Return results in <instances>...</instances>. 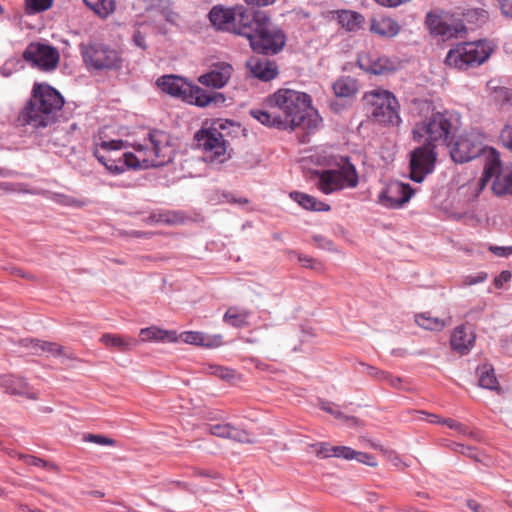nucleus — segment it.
Returning <instances> with one entry per match:
<instances>
[{"label": "nucleus", "instance_id": "58836bf2", "mask_svg": "<svg viewBox=\"0 0 512 512\" xmlns=\"http://www.w3.org/2000/svg\"><path fill=\"white\" fill-rule=\"evenodd\" d=\"M228 438L241 443H253V440L247 431L232 425L230 426Z\"/></svg>", "mask_w": 512, "mask_h": 512}, {"label": "nucleus", "instance_id": "680f3d73", "mask_svg": "<svg viewBox=\"0 0 512 512\" xmlns=\"http://www.w3.org/2000/svg\"><path fill=\"white\" fill-rule=\"evenodd\" d=\"M458 448H460V452L464 455H467L469 457H474V450L473 448L471 447H465L464 445H461V444H457L456 445Z\"/></svg>", "mask_w": 512, "mask_h": 512}, {"label": "nucleus", "instance_id": "09e8293b", "mask_svg": "<svg viewBox=\"0 0 512 512\" xmlns=\"http://www.w3.org/2000/svg\"><path fill=\"white\" fill-rule=\"evenodd\" d=\"M287 254L289 256H297V259L298 261L302 264V266L306 267V268H311V269H314L315 266H314V263H315V260L307 255H302V254H297L295 251L293 250H288L287 251Z\"/></svg>", "mask_w": 512, "mask_h": 512}, {"label": "nucleus", "instance_id": "0e129e2a", "mask_svg": "<svg viewBox=\"0 0 512 512\" xmlns=\"http://www.w3.org/2000/svg\"><path fill=\"white\" fill-rule=\"evenodd\" d=\"M444 418H440L438 415H435V414H429V422L430 423H436V424H442V420Z\"/></svg>", "mask_w": 512, "mask_h": 512}, {"label": "nucleus", "instance_id": "774afa93", "mask_svg": "<svg viewBox=\"0 0 512 512\" xmlns=\"http://www.w3.org/2000/svg\"><path fill=\"white\" fill-rule=\"evenodd\" d=\"M273 238H274V239H276V240H280V239H281V237H280V235H279V234H274V235H273Z\"/></svg>", "mask_w": 512, "mask_h": 512}, {"label": "nucleus", "instance_id": "aec40b11", "mask_svg": "<svg viewBox=\"0 0 512 512\" xmlns=\"http://www.w3.org/2000/svg\"><path fill=\"white\" fill-rule=\"evenodd\" d=\"M233 67L227 62H217L211 66L209 72L198 77V82L206 87L223 88L233 74Z\"/></svg>", "mask_w": 512, "mask_h": 512}, {"label": "nucleus", "instance_id": "f3484780", "mask_svg": "<svg viewBox=\"0 0 512 512\" xmlns=\"http://www.w3.org/2000/svg\"><path fill=\"white\" fill-rule=\"evenodd\" d=\"M23 58L33 67L43 71H51L57 67L60 56L56 48L39 42H32L24 50Z\"/></svg>", "mask_w": 512, "mask_h": 512}, {"label": "nucleus", "instance_id": "c03bdc74", "mask_svg": "<svg viewBox=\"0 0 512 512\" xmlns=\"http://www.w3.org/2000/svg\"><path fill=\"white\" fill-rule=\"evenodd\" d=\"M441 423L443 425H446L450 429H453V430L457 431L459 434H462V435L470 434L469 431H468V428L464 424H462V423H460V422H458V421H456V420H454L452 418H445V419L442 420Z\"/></svg>", "mask_w": 512, "mask_h": 512}, {"label": "nucleus", "instance_id": "37998d69", "mask_svg": "<svg viewBox=\"0 0 512 512\" xmlns=\"http://www.w3.org/2000/svg\"><path fill=\"white\" fill-rule=\"evenodd\" d=\"M230 424H214L209 426V432L210 434L221 437V438H228L229 436V430H230Z\"/></svg>", "mask_w": 512, "mask_h": 512}, {"label": "nucleus", "instance_id": "a878e982", "mask_svg": "<svg viewBox=\"0 0 512 512\" xmlns=\"http://www.w3.org/2000/svg\"><path fill=\"white\" fill-rule=\"evenodd\" d=\"M179 340L187 344L204 347H217L222 343L221 335L211 337L198 331H185L178 335Z\"/></svg>", "mask_w": 512, "mask_h": 512}, {"label": "nucleus", "instance_id": "5701e85b", "mask_svg": "<svg viewBox=\"0 0 512 512\" xmlns=\"http://www.w3.org/2000/svg\"><path fill=\"white\" fill-rule=\"evenodd\" d=\"M138 344L144 342H170L178 341V335L174 330H164L157 326L142 328L139 332Z\"/></svg>", "mask_w": 512, "mask_h": 512}, {"label": "nucleus", "instance_id": "49530a36", "mask_svg": "<svg viewBox=\"0 0 512 512\" xmlns=\"http://www.w3.org/2000/svg\"><path fill=\"white\" fill-rule=\"evenodd\" d=\"M354 459L360 463H363L365 465H368L370 467H376L377 466V460L376 458L368 453L365 452H358L355 451Z\"/></svg>", "mask_w": 512, "mask_h": 512}, {"label": "nucleus", "instance_id": "6ab92c4d", "mask_svg": "<svg viewBox=\"0 0 512 512\" xmlns=\"http://www.w3.org/2000/svg\"><path fill=\"white\" fill-rule=\"evenodd\" d=\"M413 195L409 184L391 182L379 194V203L387 208H400L407 203Z\"/></svg>", "mask_w": 512, "mask_h": 512}, {"label": "nucleus", "instance_id": "de8ad7c7", "mask_svg": "<svg viewBox=\"0 0 512 512\" xmlns=\"http://www.w3.org/2000/svg\"><path fill=\"white\" fill-rule=\"evenodd\" d=\"M502 144L512 151V125H506L500 134Z\"/></svg>", "mask_w": 512, "mask_h": 512}, {"label": "nucleus", "instance_id": "b1692460", "mask_svg": "<svg viewBox=\"0 0 512 512\" xmlns=\"http://www.w3.org/2000/svg\"><path fill=\"white\" fill-rule=\"evenodd\" d=\"M99 340L107 348L119 352H128L138 345L137 339L120 334L104 333Z\"/></svg>", "mask_w": 512, "mask_h": 512}, {"label": "nucleus", "instance_id": "c756f323", "mask_svg": "<svg viewBox=\"0 0 512 512\" xmlns=\"http://www.w3.org/2000/svg\"><path fill=\"white\" fill-rule=\"evenodd\" d=\"M250 311L236 306L229 307L223 316V321L235 328H242L248 325Z\"/></svg>", "mask_w": 512, "mask_h": 512}, {"label": "nucleus", "instance_id": "2eb2a0df", "mask_svg": "<svg viewBox=\"0 0 512 512\" xmlns=\"http://www.w3.org/2000/svg\"><path fill=\"white\" fill-rule=\"evenodd\" d=\"M433 146L423 143L410 153V178L415 182H422L435 168L437 154Z\"/></svg>", "mask_w": 512, "mask_h": 512}, {"label": "nucleus", "instance_id": "dca6fc26", "mask_svg": "<svg viewBox=\"0 0 512 512\" xmlns=\"http://www.w3.org/2000/svg\"><path fill=\"white\" fill-rule=\"evenodd\" d=\"M198 148L206 153L210 160L223 162L226 154V141L223 134L216 128H202L194 135Z\"/></svg>", "mask_w": 512, "mask_h": 512}, {"label": "nucleus", "instance_id": "bb28decb", "mask_svg": "<svg viewBox=\"0 0 512 512\" xmlns=\"http://www.w3.org/2000/svg\"><path fill=\"white\" fill-rule=\"evenodd\" d=\"M400 25L390 17L373 18L371 20L370 31L381 37L392 38L400 32Z\"/></svg>", "mask_w": 512, "mask_h": 512}, {"label": "nucleus", "instance_id": "3c124183", "mask_svg": "<svg viewBox=\"0 0 512 512\" xmlns=\"http://www.w3.org/2000/svg\"><path fill=\"white\" fill-rule=\"evenodd\" d=\"M366 373L379 381H383L388 372L370 365H366Z\"/></svg>", "mask_w": 512, "mask_h": 512}, {"label": "nucleus", "instance_id": "13d9d810", "mask_svg": "<svg viewBox=\"0 0 512 512\" xmlns=\"http://www.w3.org/2000/svg\"><path fill=\"white\" fill-rule=\"evenodd\" d=\"M133 41H134L135 45H137L138 47H140L142 49L146 48L145 35L142 34L140 31H136L134 33Z\"/></svg>", "mask_w": 512, "mask_h": 512}, {"label": "nucleus", "instance_id": "8fccbe9b", "mask_svg": "<svg viewBox=\"0 0 512 512\" xmlns=\"http://www.w3.org/2000/svg\"><path fill=\"white\" fill-rule=\"evenodd\" d=\"M486 279H487V273L480 272V273H478L475 276H473V275L466 276L464 281H463V284L466 285V286H470V285H474V284L483 282Z\"/></svg>", "mask_w": 512, "mask_h": 512}, {"label": "nucleus", "instance_id": "4c0bfd02", "mask_svg": "<svg viewBox=\"0 0 512 512\" xmlns=\"http://www.w3.org/2000/svg\"><path fill=\"white\" fill-rule=\"evenodd\" d=\"M209 373L217 378L226 381H232L236 377V373L234 370L217 365L210 366Z\"/></svg>", "mask_w": 512, "mask_h": 512}, {"label": "nucleus", "instance_id": "c9c22d12", "mask_svg": "<svg viewBox=\"0 0 512 512\" xmlns=\"http://www.w3.org/2000/svg\"><path fill=\"white\" fill-rule=\"evenodd\" d=\"M368 72L379 75L387 71L395 69V63L389 58L382 56L377 58H371L369 66L366 68Z\"/></svg>", "mask_w": 512, "mask_h": 512}, {"label": "nucleus", "instance_id": "338daca9", "mask_svg": "<svg viewBox=\"0 0 512 512\" xmlns=\"http://www.w3.org/2000/svg\"><path fill=\"white\" fill-rule=\"evenodd\" d=\"M133 235H135V236H137V237H140V236H142V235H143V233H142V232H137V231H135V232L133 233Z\"/></svg>", "mask_w": 512, "mask_h": 512}, {"label": "nucleus", "instance_id": "2f4dec72", "mask_svg": "<svg viewBox=\"0 0 512 512\" xmlns=\"http://www.w3.org/2000/svg\"><path fill=\"white\" fill-rule=\"evenodd\" d=\"M477 374L479 385L490 390H499V382L496 378L494 368L490 364H484L478 367Z\"/></svg>", "mask_w": 512, "mask_h": 512}, {"label": "nucleus", "instance_id": "4d7b16f0", "mask_svg": "<svg viewBox=\"0 0 512 512\" xmlns=\"http://www.w3.org/2000/svg\"><path fill=\"white\" fill-rule=\"evenodd\" d=\"M355 456V450L348 447V446H342L341 447V453L339 454V458H343L346 460H353Z\"/></svg>", "mask_w": 512, "mask_h": 512}, {"label": "nucleus", "instance_id": "4be33fe9", "mask_svg": "<svg viewBox=\"0 0 512 512\" xmlns=\"http://www.w3.org/2000/svg\"><path fill=\"white\" fill-rule=\"evenodd\" d=\"M474 342V333L464 325L456 327L450 339L451 348L461 355L467 354L474 346Z\"/></svg>", "mask_w": 512, "mask_h": 512}, {"label": "nucleus", "instance_id": "72a5a7b5", "mask_svg": "<svg viewBox=\"0 0 512 512\" xmlns=\"http://www.w3.org/2000/svg\"><path fill=\"white\" fill-rule=\"evenodd\" d=\"M319 405L323 411L331 414L332 416H334V418L342 421L343 423L350 427H356L361 424L358 418L354 416L345 415L338 409V407L335 404L331 402L321 400Z\"/></svg>", "mask_w": 512, "mask_h": 512}, {"label": "nucleus", "instance_id": "39448f33", "mask_svg": "<svg viewBox=\"0 0 512 512\" xmlns=\"http://www.w3.org/2000/svg\"><path fill=\"white\" fill-rule=\"evenodd\" d=\"M134 148L136 153L128 158L135 160L136 168L163 166L171 162L175 154L170 135L161 130L150 131L145 143Z\"/></svg>", "mask_w": 512, "mask_h": 512}, {"label": "nucleus", "instance_id": "0eeeda50", "mask_svg": "<svg viewBox=\"0 0 512 512\" xmlns=\"http://www.w3.org/2000/svg\"><path fill=\"white\" fill-rule=\"evenodd\" d=\"M365 110L368 116L376 123L384 126L399 125V103L396 97L388 90L374 89L363 96Z\"/></svg>", "mask_w": 512, "mask_h": 512}, {"label": "nucleus", "instance_id": "a19ab883", "mask_svg": "<svg viewBox=\"0 0 512 512\" xmlns=\"http://www.w3.org/2000/svg\"><path fill=\"white\" fill-rule=\"evenodd\" d=\"M53 0H26V6L31 12H40L47 10L52 5Z\"/></svg>", "mask_w": 512, "mask_h": 512}, {"label": "nucleus", "instance_id": "ddd939ff", "mask_svg": "<svg viewBox=\"0 0 512 512\" xmlns=\"http://www.w3.org/2000/svg\"><path fill=\"white\" fill-rule=\"evenodd\" d=\"M81 54L88 68L95 70H117L122 67L118 51L105 45H81Z\"/></svg>", "mask_w": 512, "mask_h": 512}, {"label": "nucleus", "instance_id": "9d476101", "mask_svg": "<svg viewBox=\"0 0 512 512\" xmlns=\"http://www.w3.org/2000/svg\"><path fill=\"white\" fill-rule=\"evenodd\" d=\"M123 140H105L101 135L94 137L92 152L96 159L112 174H121L128 168L136 169L135 160L128 158L134 153H121Z\"/></svg>", "mask_w": 512, "mask_h": 512}, {"label": "nucleus", "instance_id": "393cba45", "mask_svg": "<svg viewBox=\"0 0 512 512\" xmlns=\"http://www.w3.org/2000/svg\"><path fill=\"white\" fill-rule=\"evenodd\" d=\"M0 386L10 394L25 395L31 399L37 398L35 393L30 392L28 383L24 379L14 375L0 376Z\"/></svg>", "mask_w": 512, "mask_h": 512}, {"label": "nucleus", "instance_id": "5fc2aeb1", "mask_svg": "<svg viewBox=\"0 0 512 512\" xmlns=\"http://www.w3.org/2000/svg\"><path fill=\"white\" fill-rule=\"evenodd\" d=\"M489 250L499 257H507L512 253V247L490 246Z\"/></svg>", "mask_w": 512, "mask_h": 512}, {"label": "nucleus", "instance_id": "a211bd4d", "mask_svg": "<svg viewBox=\"0 0 512 512\" xmlns=\"http://www.w3.org/2000/svg\"><path fill=\"white\" fill-rule=\"evenodd\" d=\"M483 151V145L475 134L461 135L454 143L450 154L456 163H465L478 157Z\"/></svg>", "mask_w": 512, "mask_h": 512}, {"label": "nucleus", "instance_id": "20e7f679", "mask_svg": "<svg viewBox=\"0 0 512 512\" xmlns=\"http://www.w3.org/2000/svg\"><path fill=\"white\" fill-rule=\"evenodd\" d=\"M458 128V118L449 112L433 113L430 117L417 122L412 130L417 142L435 147L437 144L449 145Z\"/></svg>", "mask_w": 512, "mask_h": 512}, {"label": "nucleus", "instance_id": "e2e57ef3", "mask_svg": "<svg viewBox=\"0 0 512 512\" xmlns=\"http://www.w3.org/2000/svg\"><path fill=\"white\" fill-rule=\"evenodd\" d=\"M370 447H372L373 449H377V450L381 451L384 455H387L388 453H391L390 451H388L387 449H385L381 445H379L377 443H374V442H370Z\"/></svg>", "mask_w": 512, "mask_h": 512}, {"label": "nucleus", "instance_id": "f257e3e1", "mask_svg": "<svg viewBox=\"0 0 512 512\" xmlns=\"http://www.w3.org/2000/svg\"><path fill=\"white\" fill-rule=\"evenodd\" d=\"M264 106V109H252L250 115L267 127L289 131L301 127L310 134L322 124L310 95L304 92L279 89L265 99Z\"/></svg>", "mask_w": 512, "mask_h": 512}, {"label": "nucleus", "instance_id": "864d4df0", "mask_svg": "<svg viewBox=\"0 0 512 512\" xmlns=\"http://www.w3.org/2000/svg\"><path fill=\"white\" fill-rule=\"evenodd\" d=\"M502 14L512 18V0H498Z\"/></svg>", "mask_w": 512, "mask_h": 512}, {"label": "nucleus", "instance_id": "052dcab7", "mask_svg": "<svg viewBox=\"0 0 512 512\" xmlns=\"http://www.w3.org/2000/svg\"><path fill=\"white\" fill-rule=\"evenodd\" d=\"M467 506L473 511V512H484V508L481 504H479L475 500H468Z\"/></svg>", "mask_w": 512, "mask_h": 512}, {"label": "nucleus", "instance_id": "9b49d317", "mask_svg": "<svg viewBox=\"0 0 512 512\" xmlns=\"http://www.w3.org/2000/svg\"><path fill=\"white\" fill-rule=\"evenodd\" d=\"M495 46L488 40H477L457 44L446 55L448 66L468 69L483 64L494 52Z\"/></svg>", "mask_w": 512, "mask_h": 512}, {"label": "nucleus", "instance_id": "473e14b6", "mask_svg": "<svg viewBox=\"0 0 512 512\" xmlns=\"http://www.w3.org/2000/svg\"><path fill=\"white\" fill-rule=\"evenodd\" d=\"M415 322L418 326L430 331H441L447 325L444 319L434 317L430 312L415 315Z\"/></svg>", "mask_w": 512, "mask_h": 512}, {"label": "nucleus", "instance_id": "c85d7f7f", "mask_svg": "<svg viewBox=\"0 0 512 512\" xmlns=\"http://www.w3.org/2000/svg\"><path fill=\"white\" fill-rule=\"evenodd\" d=\"M290 197L296 201L301 207L312 211H329L330 206L324 202L318 201L314 196L306 193L294 191L290 193Z\"/></svg>", "mask_w": 512, "mask_h": 512}, {"label": "nucleus", "instance_id": "cd10ccee", "mask_svg": "<svg viewBox=\"0 0 512 512\" xmlns=\"http://www.w3.org/2000/svg\"><path fill=\"white\" fill-rule=\"evenodd\" d=\"M337 19L339 24L345 28L347 31L355 32L362 28L364 24V17L362 14L350 11V10H340L337 12Z\"/></svg>", "mask_w": 512, "mask_h": 512}, {"label": "nucleus", "instance_id": "bf43d9fd", "mask_svg": "<svg viewBox=\"0 0 512 512\" xmlns=\"http://www.w3.org/2000/svg\"><path fill=\"white\" fill-rule=\"evenodd\" d=\"M246 4L258 6V7H264L274 4L277 0H244Z\"/></svg>", "mask_w": 512, "mask_h": 512}, {"label": "nucleus", "instance_id": "f8f14e48", "mask_svg": "<svg viewBox=\"0 0 512 512\" xmlns=\"http://www.w3.org/2000/svg\"><path fill=\"white\" fill-rule=\"evenodd\" d=\"M425 25L429 33L441 41L462 38L467 33V28L461 19L443 10L428 12Z\"/></svg>", "mask_w": 512, "mask_h": 512}, {"label": "nucleus", "instance_id": "6e6d98bb", "mask_svg": "<svg viewBox=\"0 0 512 512\" xmlns=\"http://www.w3.org/2000/svg\"><path fill=\"white\" fill-rule=\"evenodd\" d=\"M383 382L389 384L391 387L400 388L403 381L400 377L393 376L388 372Z\"/></svg>", "mask_w": 512, "mask_h": 512}, {"label": "nucleus", "instance_id": "a18cd8bd", "mask_svg": "<svg viewBox=\"0 0 512 512\" xmlns=\"http://www.w3.org/2000/svg\"><path fill=\"white\" fill-rule=\"evenodd\" d=\"M18 458L22 460L25 464L31 465V466H38V467H48L49 464L45 460L35 457L33 455H24L19 454Z\"/></svg>", "mask_w": 512, "mask_h": 512}, {"label": "nucleus", "instance_id": "423d86ee", "mask_svg": "<svg viewBox=\"0 0 512 512\" xmlns=\"http://www.w3.org/2000/svg\"><path fill=\"white\" fill-rule=\"evenodd\" d=\"M251 48L260 54H276L285 45L284 33L270 25V18L263 11H254L253 22L249 32L244 34Z\"/></svg>", "mask_w": 512, "mask_h": 512}, {"label": "nucleus", "instance_id": "7ed1b4c3", "mask_svg": "<svg viewBox=\"0 0 512 512\" xmlns=\"http://www.w3.org/2000/svg\"><path fill=\"white\" fill-rule=\"evenodd\" d=\"M156 83L163 92L200 108L219 106L226 101L223 93L208 92L176 75H164Z\"/></svg>", "mask_w": 512, "mask_h": 512}, {"label": "nucleus", "instance_id": "79ce46f5", "mask_svg": "<svg viewBox=\"0 0 512 512\" xmlns=\"http://www.w3.org/2000/svg\"><path fill=\"white\" fill-rule=\"evenodd\" d=\"M311 448L314 449V453L316 454L317 457H320V458L331 457L332 445H330L327 442H320V443L313 444V445H311Z\"/></svg>", "mask_w": 512, "mask_h": 512}, {"label": "nucleus", "instance_id": "6e6552de", "mask_svg": "<svg viewBox=\"0 0 512 512\" xmlns=\"http://www.w3.org/2000/svg\"><path fill=\"white\" fill-rule=\"evenodd\" d=\"M315 185L324 194H331L347 188H355L359 183L356 167L348 158H341L334 168L314 172Z\"/></svg>", "mask_w": 512, "mask_h": 512}, {"label": "nucleus", "instance_id": "1a4fd4ad", "mask_svg": "<svg viewBox=\"0 0 512 512\" xmlns=\"http://www.w3.org/2000/svg\"><path fill=\"white\" fill-rule=\"evenodd\" d=\"M254 12L243 5L226 7L215 5L209 12V19L217 30L242 35L249 32L253 22Z\"/></svg>", "mask_w": 512, "mask_h": 512}, {"label": "nucleus", "instance_id": "ea45409f", "mask_svg": "<svg viewBox=\"0 0 512 512\" xmlns=\"http://www.w3.org/2000/svg\"><path fill=\"white\" fill-rule=\"evenodd\" d=\"M84 440L101 446H114L116 443L112 438L98 434H86Z\"/></svg>", "mask_w": 512, "mask_h": 512}, {"label": "nucleus", "instance_id": "412c9836", "mask_svg": "<svg viewBox=\"0 0 512 512\" xmlns=\"http://www.w3.org/2000/svg\"><path fill=\"white\" fill-rule=\"evenodd\" d=\"M246 66L249 72L261 81H270L278 75L277 64L267 58L251 57Z\"/></svg>", "mask_w": 512, "mask_h": 512}, {"label": "nucleus", "instance_id": "e433bc0d", "mask_svg": "<svg viewBox=\"0 0 512 512\" xmlns=\"http://www.w3.org/2000/svg\"><path fill=\"white\" fill-rule=\"evenodd\" d=\"M333 90L338 97H350L356 93V86L351 79L342 78L333 84Z\"/></svg>", "mask_w": 512, "mask_h": 512}, {"label": "nucleus", "instance_id": "603ef678", "mask_svg": "<svg viewBox=\"0 0 512 512\" xmlns=\"http://www.w3.org/2000/svg\"><path fill=\"white\" fill-rule=\"evenodd\" d=\"M512 274L510 271H502L495 279H494V285L497 288H501L503 286V283H506L511 280Z\"/></svg>", "mask_w": 512, "mask_h": 512}, {"label": "nucleus", "instance_id": "f03ea898", "mask_svg": "<svg viewBox=\"0 0 512 512\" xmlns=\"http://www.w3.org/2000/svg\"><path fill=\"white\" fill-rule=\"evenodd\" d=\"M64 106L63 96L46 83H34L29 101L19 115V121L34 128L54 123Z\"/></svg>", "mask_w": 512, "mask_h": 512}, {"label": "nucleus", "instance_id": "69168bd1", "mask_svg": "<svg viewBox=\"0 0 512 512\" xmlns=\"http://www.w3.org/2000/svg\"><path fill=\"white\" fill-rule=\"evenodd\" d=\"M342 446H332L331 448V457L339 458V454L341 453Z\"/></svg>", "mask_w": 512, "mask_h": 512}, {"label": "nucleus", "instance_id": "7c9ffc66", "mask_svg": "<svg viewBox=\"0 0 512 512\" xmlns=\"http://www.w3.org/2000/svg\"><path fill=\"white\" fill-rule=\"evenodd\" d=\"M22 345L29 348L35 355H41L43 353L58 355L62 350V348L55 343L41 341L38 339H24L22 340Z\"/></svg>", "mask_w": 512, "mask_h": 512}, {"label": "nucleus", "instance_id": "4468645a", "mask_svg": "<svg viewBox=\"0 0 512 512\" xmlns=\"http://www.w3.org/2000/svg\"><path fill=\"white\" fill-rule=\"evenodd\" d=\"M501 162L498 153L492 149L484 165L481 182L485 185L491 178H495L492 189L497 195L512 194V171L501 172Z\"/></svg>", "mask_w": 512, "mask_h": 512}, {"label": "nucleus", "instance_id": "f704fd0d", "mask_svg": "<svg viewBox=\"0 0 512 512\" xmlns=\"http://www.w3.org/2000/svg\"><path fill=\"white\" fill-rule=\"evenodd\" d=\"M101 18L111 15L116 9L115 0H83Z\"/></svg>", "mask_w": 512, "mask_h": 512}]
</instances>
